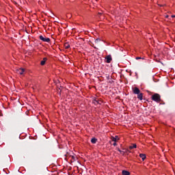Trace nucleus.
Instances as JSON below:
<instances>
[{
    "instance_id": "f257e3e1",
    "label": "nucleus",
    "mask_w": 175,
    "mask_h": 175,
    "mask_svg": "<svg viewBox=\"0 0 175 175\" xmlns=\"http://www.w3.org/2000/svg\"><path fill=\"white\" fill-rule=\"evenodd\" d=\"M152 100H154V102H156L157 103H160L162 100H161V95L158 93H155L151 96Z\"/></svg>"
},
{
    "instance_id": "f03ea898",
    "label": "nucleus",
    "mask_w": 175,
    "mask_h": 175,
    "mask_svg": "<svg viewBox=\"0 0 175 175\" xmlns=\"http://www.w3.org/2000/svg\"><path fill=\"white\" fill-rule=\"evenodd\" d=\"M39 39H40V40H42V42L50 43V39L49 38L46 37V36H40Z\"/></svg>"
},
{
    "instance_id": "7ed1b4c3",
    "label": "nucleus",
    "mask_w": 175,
    "mask_h": 175,
    "mask_svg": "<svg viewBox=\"0 0 175 175\" xmlns=\"http://www.w3.org/2000/svg\"><path fill=\"white\" fill-rule=\"evenodd\" d=\"M107 64H110L112 61L111 55H109L105 57Z\"/></svg>"
},
{
    "instance_id": "20e7f679",
    "label": "nucleus",
    "mask_w": 175,
    "mask_h": 175,
    "mask_svg": "<svg viewBox=\"0 0 175 175\" xmlns=\"http://www.w3.org/2000/svg\"><path fill=\"white\" fill-rule=\"evenodd\" d=\"M133 94H135L136 95L140 94V90L139 89V88H133Z\"/></svg>"
},
{
    "instance_id": "39448f33",
    "label": "nucleus",
    "mask_w": 175,
    "mask_h": 175,
    "mask_svg": "<svg viewBox=\"0 0 175 175\" xmlns=\"http://www.w3.org/2000/svg\"><path fill=\"white\" fill-rule=\"evenodd\" d=\"M24 72H25V69L24 68H19L16 70L18 75H24Z\"/></svg>"
},
{
    "instance_id": "423d86ee",
    "label": "nucleus",
    "mask_w": 175,
    "mask_h": 175,
    "mask_svg": "<svg viewBox=\"0 0 175 175\" xmlns=\"http://www.w3.org/2000/svg\"><path fill=\"white\" fill-rule=\"evenodd\" d=\"M93 103L94 105H100L102 103V100H99L96 98H95L94 100H93Z\"/></svg>"
},
{
    "instance_id": "0eeeda50",
    "label": "nucleus",
    "mask_w": 175,
    "mask_h": 175,
    "mask_svg": "<svg viewBox=\"0 0 175 175\" xmlns=\"http://www.w3.org/2000/svg\"><path fill=\"white\" fill-rule=\"evenodd\" d=\"M118 151H119V152H120V154H122V155H125L126 152H129V150L128 149H125V151H122V150H120L119 148H118Z\"/></svg>"
},
{
    "instance_id": "6e6552de",
    "label": "nucleus",
    "mask_w": 175,
    "mask_h": 175,
    "mask_svg": "<svg viewBox=\"0 0 175 175\" xmlns=\"http://www.w3.org/2000/svg\"><path fill=\"white\" fill-rule=\"evenodd\" d=\"M112 142H116L117 140H120V137H118V135H116L115 137H111Z\"/></svg>"
},
{
    "instance_id": "1a4fd4ad",
    "label": "nucleus",
    "mask_w": 175,
    "mask_h": 175,
    "mask_svg": "<svg viewBox=\"0 0 175 175\" xmlns=\"http://www.w3.org/2000/svg\"><path fill=\"white\" fill-rule=\"evenodd\" d=\"M46 61H47V57H44L43 59L40 62V65H42V66H43V65H45Z\"/></svg>"
},
{
    "instance_id": "9d476101",
    "label": "nucleus",
    "mask_w": 175,
    "mask_h": 175,
    "mask_svg": "<svg viewBox=\"0 0 175 175\" xmlns=\"http://www.w3.org/2000/svg\"><path fill=\"white\" fill-rule=\"evenodd\" d=\"M95 43H99L100 44H103V43H105V42L99 38H97L95 40Z\"/></svg>"
},
{
    "instance_id": "9b49d317",
    "label": "nucleus",
    "mask_w": 175,
    "mask_h": 175,
    "mask_svg": "<svg viewBox=\"0 0 175 175\" xmlns=\"http://www.w3.org/2000/svg\"><path fill=\"white\" fill-rule=\"evenodd\" d=\"M137 99H139V100H143V93H139L137 94Z\"/></svg>"
},
{
    "instance_id": "f8f14e48",
    "label": "nucleus",
    "mask_w": 175,
    "mask_h": 175,
    "mask_svg": "<svg viewBox=\"0 0 175 175\" xmlns=\"http://www.w3.org/2000/svg\"><path fill=\"white\" fill-rule=\"evenodd\" d=\"M137 147V146L136 145V144H133V145L129 146V149L133 150V148H136Z\"/></svg>"
},
{
    "instance_id": "ddd939ff",
    "label": "nucleus",
    "mask_w": 175,
    "mask_h": 175,
    "mask_svg": "<svg viewBox=\"0 0 175 175\" xmlns=\"http://www.w3.org/2000/svg\"><path fill=\"white\" fill-rule=\"evenodd\" d=\"M122 173V175H130L131 174V173L126 170H123Z\"/></svg>"
},
{
    "instance_id": "4468645a",
    "label": "nucleus",
    "mask_w": 175,
    "mask_h": 175,
    "mask_svg": "<svg viewBox=\"0 0 175 175\" xmlns=\"http://www.w3.org/2000/svg\"><path fill=\"white\" fill-rule=\"evenodd\" d=\"M96 142H98V139H96V138H92L91 139V142L92 143V144H95Z\"/></svg>"
},
{
    "instance_id": "2eb2a0df",
    "label": "nucleus",
    "mask_w": 175,
    "mask_h": 175,
    "mask_svg": "<svg viewBox=\"0 0 175 175\" xmlns=\"http://www.w3.org/2000/svg\"><path fill=\"white\" fill-rule=\"evenodd\" d=\"M139 157L140 158H142V161H144L146 159V155L144 154H140Z\"/></svg>"
},
{
    "instance_id": "dca6fc26",
    "label": "nucleus",
    "mask_w": 175,
    "mask_h": 175,
    "mask_svg": "<svg viewBox=\"0 0 175 175\" xmlns=\"http://www.w3.org/2000/svg\"><path fill=\"white\" fill-rule=\"evenodd\" d=\"M69 47H70V45H64V48L66 49H69Z\"/></svg>"
},
{
    "instance_id": "f3484780",
    "label": "nucleus",
    "mask_w": 175,
    "mask_h": 175,
    "mask_svg": "<svg viewBox=\"0 0 175 175\" xmlns=\"http://www.w3.org/2000/svg\"><path fill=\"white\" fill-rule=\"evenodd\" d=\"M135 59H144V58H142L140 57H135Z\"/></svg>"
},
{
    "instance_id": "a211bd4d",
    "label": "nucleus",
    "mask_w": 175,
    "mask_h": 175,
    "mask_svg": "<svg viewBox=\"0 0 175 175\" xmlns=\"http://www.w3.org/2000/svg\"><path fill=\"white\" fill-rule=\"evenodd\" d=\"M113 146H114V147H116V146H117V143H116V142H114V143L113 144Z\"/></svg>"
},
{
    "instance_id": "6ab92c4d",
    "label": "nucleus",
    "mask_w": 175,
    "mask_h": 175,
    "mask_svg": "<svg viewBox=\"0 0 175 175\" xmlns=\"http://www.w3.org/2000/svg\"><path fill=\"white\" fill-rule=\"evenodd\" d=\"M92 47H94V49H96V47L94 46V45H92Z\"/></svg>"
},
{
    "instance_id": "aec40b11",
    "label": "nucleus",
    "mask_w": 175,
    "mask_h": 175,
    "mask_svg": "<svg viewBox=\"0 0 175 175\" xmlns=\"http://www.w3.org/2000/svg\"><path fill=\"white\" fill-rule=\"evenodd\" d=\"M158 5H159V6H161V7L163 6V5H161V4H158Z\"/></svg>"
},
{
    "instance_id": "412c9836",
    "label": "nucleus",
    "mask_w": 175,
    "mask_h": 175,
    "mask_svg": "<svg viewBox=\"0 0 175 175\" xmlns=\"http://www.w3.org/2000/svg\"><path fill=\"white\" fill-rule=\"evenodd\" d=\"M172 18H174V17H175V16H174V15H172Z\"/></svg>"
},
{
    "instance_id": "4be33fe9",
    "label": "nucleus",
    "mask_w": 175,
    "mask_h": 175,
    "mask_svg": "<svg viewBox=\"0 0 175 175\" xmlns=\"http://www.w3.org/2000/svg\"><path fill=\"white\" fill-rule=\"evenodd\" d=\"M167 17H169V16L167 15V16H166V18H167Z\"/></svg>"
},
{
    "instance_id": "5701e85b",
    "label": "nucleus",
    "mask_w": 175,
    "mask_h": 175,
    "mask_svg": "<svg viewBox=\"0 0 175 175\" xmlns=\"http://www.w3.org/2000/svg\"><path fill=\"white\" fill-rule=\"evenodd\" d=\"M98 14H102V13H98Z\"/></svg>"
}]
</instances>
